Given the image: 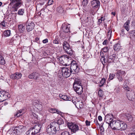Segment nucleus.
Wrapping results in <instances>:
<instances>
[{
	"label": "nucleus",
	"instance_id": "36",
	"mask_svg": "<svg viewBox=\"0 0 135 135\" xmlns=\"http://www.w3.org/2000/svg\"><path fill=\"white\" fill-rule=\"evenodd\" d=\"M57 11L59 13H62L64 11V8L61 6H59L56 8Z\"/></svg>",
	"mask_w": 135,
	"mask_h": 135
},
{
	"label": "nucleus",
	"instance_id": "21",
	"mask_svg": "<svg viewBox=\"0 0 135 135\" xmlns=\"http://www.w3.org/2000/svg\"><path fill=\"white\" fill-rule=\"evenodd\" d=\"M26 134L27 135H35L36 133L33 128H31L26 132Z\"/></svg>",
	"mask_w": 135,
	"mask_h": 135
},
{
	"label": "nucleus",
	"instance_id": "27",
	"mask_svg": "<svg viewBox=\"0 0 135 135\" xmlns=\"http://www.w3.org/2000/svg\"><path fill=\"white\" fill-rule=\"evenodd\" d=\"M106 80L104 78H102L99 83V86H103L106 83Z\"/></svg>",
	"mask_w": 135,
	"mask_h": 135
},
{
	"label": "nucleus",
	"instance_id": "17",
	"mask_svg": "<svg viewBox=\"0 0 135 135\" xmlns=\"http://www.w3.org/2000/svg\"><path fill=\"white\" fill-rule=\"evenodd\" d=\"M22 74L21 73H16L14 74H12L10 76V78L12 79H18L21 78Z\"/></svg>",
	"mask_w": 135,
	"mask_h": 135
},
{
	"label": "nucleus",
	"instance_id": "40",
	"mask_svg": "<svg viewBox=\"0 0 135 135\" xmlns=\"http://www.w3.org/2000/svg\"><path fill=\"white\" fill-rule=\"evenodd\" d=\"M64 120L62 119H60L58 121L57 123L59 126L60 125H61L64 124Z\"/></svg>",
	"mask_w": 135,
	"mask_h": 135
},
{
	"label": "nucleus",
	"instance_id": "62",
	"mask_svg": "<svg viewBox=\"0 0 135 135\" xmlns=\"http://www.w3.org/2000/svg\"><path fill=\"white\" fill-rule=\"evenodd\" d=\"M112 30H109L108 31V35H111V33H112Z\"/></svg>",
	"mask_w": 135,
	"mask_h": 135
},
{
	"label": "nucleus",
	"instance_id": "18",
	"mask_svg": "<svg viewBox=\"0 0 135 135\" xmlns=\"http://www.w3.org/2000/svg\"><path fill=\"white\" fill-rule=\"evenodd\" d=\"M11 35V31L10 30H6L3 31L2 34V37L6 38L10 36Z\"/></svg>",
	"mask_w": 135,
	"mask_h": 135
},
{
	"label": "nucleus",
	"instance_id": "16",
	"mask_svg": "<svg viewBox=\"0 0 135 135\" xmlns=\"http://www.w3.org/2000/svg\"><path fill=\"white\" fill-rule=\"evenodd\" d=\"M91 4L94 9L98 8L100 5V2L98 0H94L91 1Z\"/></svg>",
	"mask_w": 135,
	"mask_h": 135
},
{
	"label": "nucleus",
	"instance_id": "11",
	"mask_svg": "<svg viewBox=\"0 0 135 135\" xmlns=\"http://www.w3.org/2000/svg\"><path fill=\"white\" fill-rule=\"evenodd\" d=\"M1 95L0 96V102H2L3 101L9 98L10 95L7 92L4 91H1Z\"/></svg>",
	"mask_w": 135,
	"mask_h": 135
},
{
	"label": "nucleus",
	"instance_id": "63",
	"mask_svg": "<svg viewBox=\"0 0 135 135\" xmlns=\"http://www.w3.org/2000/svg\"><path fill=\"white\" fill-rule=\"evenodd\" d=\"M100 19L101 20V21H103L105 20V18L103 17H101Z\"/></svg>",
	"mask_w": 135,
	"mask_h": 135
},
{
	"label": "nucleus",
	"instance_id": "14",
	"mask_svg": "<svg viewBox=\"0 0 135 135\" xmlns=\"http://www.w3.org/2000/svg\"><path fill=\"white\" fill-rule=\"evenodd\" d=\"M126 94L128 99L130 100H132L135 97L134 93L132 91H127Z\"/></svg>",
	"mask_w": 135,
	"mask_h": 135
},
{
	"label": "nucleus",
	"instance_id": "23",
	"mask_svg": "<svg viewBox=\"0 0 135 135\" xmlns=\"http://www.w3.org/2000/svg\"><path fill=\"white\" fill-rule=\"evenodd\" d=\"M75 105L77 107H79V108H81L83 107V104L82 101H79V100H78V101L76 102V103H75Z\"/></svg>",
	"mask_w": 135,
	"mask_h": 135
},
{
	"label": "nucleus",
	"instance_id": "56",
	"mask_svg": "<svg viewBox=\"0 0 135 135\" xmlns=\"http://www.w3.org/2000/svg\"><path fill=\"white\" fill-rule=\"evenodd\" d=\"M85 123L87 126H89L90 125V122L88 120H86L85 121Z\"/></svg>",
	"mask_w": 135,
	"mask_h": 135
},
{
	"label": "nucleus",
	"instance_id": "5",
	"mask_svg": "<svg viewBox=\"0 0 135 135\" xmlns=\"http://www.w3.org/2000/svg\"><path fill=\"white\" fill-rule=\"evenodd\" d=\"M21 0H10L11 3H16L12 7L13 11L14 12L17 11L18 8L23 3V2Z\"/></svg>",
	"mask_w": 135,
	"mask_h": 135
},
{
	"label": "nucleus",
	"instance_id": "28",
	"mask_svg": "<svg viewBox=\"0 0 135 135\" xmlns=\"http://www.w3.org/2000/svg\"><path fill=\"white\" fill-rule=\"evenodd\" d=\"M63 48L64 50H66L67 49L70 47V45L68 42L66 41H64L63 44Z\"/></svg>",
	"mask_w": 135,
	"mask_h": 135
},
{
	"label": "nucleus",
	"instance_id": "61",
	"mask_svg": "<svg viewBox=\"0 0 135 135\" xmlns=\"http://www.w3.org/2000/svg\"><path fill=\"white\" fill-rule=\"evenodd\" d=\"M102 21H101L100 19H99L98 20V24L99 25L102 23Z\"/></svg>",
	"mask_w": 135,
	"mask_h": 135
},
{
	"label": "nucleus",
	"instance_id": "59",
	"mask_svg": "<svg viewBox=\"0 0 135 135\" xmlns=\"http://www.w3.org/2000/svg\"><path fill=\"white\" fill-rule=\"evenodd\" d=\"M108 42V40H105L104 41L103 43V45H106Z\"/></svg>",
	"mask_w": 135,
	"mask_h": 135
},
{
	"label": "nucleus",
	"instance_id": "12",
	"mask_svg": "<svg viewBox=\"0 0 135 135\" xmlns=\"http://www.w3.org/2000/svg\"><path fill=\"white\" fill-rule=\"evenodd\" d=\"M68 126L69 129H71V132L74 133L79 130L78 126L73 123H68Z\"/></svg>",
	"mask_w": 135,
	"mask_h": 135
},
{
	"label": "nucleus",
	"instance_id": "33",
	"mask_svg": "<svg viewBox=\"0 0 135 135\" xmlns=\"http://www.w3.org/2000/svg\"><path fill=\"white\" fill-rule=\"evenodd\" d=\"M6 62L3 57L0 55V64L3 65L5 64Z\"/></svg>",
	"mask_w": 135,
	"mask_h": 135
},
{
	"label": "nucleus",
	"instance_id": "4",
	"mask_svg": "<svg viewBox=\"0 0 135 135\" xmlns=\"http://www.w3.org/2000/svg\"><path fill=\"white\" fill-rule=\"evenodd\" d=\"M113 117L112 114H108L105 117V121L103 123V125H107V127H109L110 126V124L113 121Z\"/></svg>",
	"mask_w": 135,
	"mask_h": 135
},
{
	"label": "nucleus",
	"instance_id": "34",
	"mask_svg": "<svg viewBox=\"0 0 135 135\" xmlns=\"http://www.w3.org/2000/svg\"><path fill=\"white\" fill-rule=\"evenodd\" d=\"M120 45L118 44H117L114 45V49L115 51H118L119 50L120 48Z\"/></svg>",
	"mask_w": 135,
	"mask_h": 135
},
{
	"label": "nucleus",
	"instance_id": "30",
	"mask_svg": "<svg viewBox=\"0 0 135 135\" xmlns=\"http://www.w3.org/2000/svg\"><path fill=\"white\" fill-rule=\"evenodd\" d=\"M35 107L38 109V110L41 111L42 110V106L41 104H38L37 103L35 102Z\"/></svg>",
	"mask_w": 135,
	"mask_h": 135
},
{
	"label": "nucleus",
	"instance_id": "26",
	"mask_svg": "<svg viewBox=\"0 0 135 135\" xmlns=\"http://www.w3.org/2000/svg\"><path fill=\"white\" fill-rule=\"evenodd\" d=\"M100 56L101 57L100 60L101 62L103 64V62H104L105 64V60L104 55L103 53V52H100Z\"/></svg>",
	"mask_w": 135,
	"mask_h": 135
},
{
	"label": "nucleus",
	"instance_id": "15",
	"mask_svg": "<svg viewBox=\"0 0 135 135\" xmlns=\"http://www.w3.org/2000/svg\"><path fill=\"white\" fill-rule=\"evenodd\" d=\"M40 76L39 73L36 72H34L29 75L28 78L31 79H33L35 80H37Z\"/></svg>",
	"mask_w": 135,
	"mask_h": 135
},
{
	"label": "nucleus",
	"instance_id": "13",
	"mask_svg": "<svg viewBox=\"0 0 135 135\" xmlns=\"http://www.w3.org/2000/svg\"><path fill=\"white\" fill-rule=\"evenodd\" d=\"M35 25L32 21L28 20L26 24V29L28 32L31 31L34 27Z\"/></svg>",
	"mask_w": 135,
	"mask_h": 135
},
{
	"label": "nucleus",
	"instance_id": "38",
	"mask_svg": "<svg viewBox=\"0 0 135 135\" xmlns=\"http://www.w3.org/2000/svg\"><path fill=\"white\" fill-rule=\"evenodd\" d=\"M24 9H20L18 11L17 13L18 14V15H22L24 13Z\"/></svg>",
	"mask_w": 135,
	"mask_h": 135
},
{
	"label": "nucleus",
	"instance_id": "24",
	"mask_svg": "<svg viewBox=\"0 0 135 135\" xmlns=\"http://www.w3.org/2000/svg\"><path fill=\"white\" fill-rule=\"evenodd\" d=\"M62 29L63 31L65 32H68L69 31V28L67 25H62Z\"/></svg>",
	"mask_w": 135,
	"mask_h": 135
},
{
	"label": "nucleus",
	"instance_id": "10",
	"mask_svg": "<svg viewBox=\"0 0 135 135\" xmlns=\"http://www.w3.org/2000/svg\"><path fill=\"white\" fill-rule=\"evenodd\" d=\"M62 75L66 78L69 77L72 72L71 70L68 69L67 68H62Z\"/></svg>",
	"mask_w": 135,
	"mask_h": 135
},
{
	"label": "nucleus",
	"instance_id": "55",
	"mask_svg": "<svg viewBox=\"0 0 135 135\" xmlns=\"http://www.w3.org/2000/svg\"><path fill=\"white\" fill-rule=\"evenodd\" d=\"M110 0H102V1L103 3L106 4L109 2Z\"/></svg>",
	"mask_w": 135,
	"mask_h": 135
},
{
	"label": "nucleus",
	"instance_id": "52",
	"mask_svg": "<svg viewBox=\"0 0 135 135\" xmlns=\"http://www.w3.org/2000/svg\"><path fill=\"white\" fill-rule=\"evenodd\" d=\"M53 43L56 44H59V40L58 39H55L53 41Z\"/></svg>",
	"mask_w": 135,
	"mask_h": 135
},
{
	"label": "nucleus",
	"instance_id": "51",
	"mask_svg": "<svg viewBox=\"0 0 135 135\" xmlns=\"http://www.w3.org/2000/svg\"><path fill=\"white\" fill-rule=\"evenodd\" d=\"M131 34H132V36H133L135 38V30H132L130 32Z\"/></svg>",
	"mask_w": 135,
	"mask_h": 135
},
{
	"label": "nucleus",
	"instance_id": "39",
	"mask_svg": "<svg viewBox=\"0 0 135 135\" xmlns=\"http://www.w3.org/2000/svg\"><path fill=\"white\" fill-rule=\"evenodd\" d=\"M79 99H77V98L76 97H73L71 99V100L73 103L75 105V103H76L77 101H78Z\"/></svg>",
	"mask_w": 135,
	"mask_h": 135
},
{
	"label": "nucleus",
	"instance_id": "22",
	"mask_svg": "<svg viewBox=\"0 0 135 135\" xmlns=\"http://www.w3.org/2000/svg\"><path fill=\"white\" fill-rule=\"evenodd\" d=\"M41 125L39 124H37L35 125L33 127V129L35 131V132L37 133L40 131L41 129Z\"/></svg>",
	"mask_w": 135,
	"mask_h": 135
},
{
	"label": "nucleus",
	"instance_id": "47",
	"mask_svg": "<svg viewBox=\"0 0 135 135\" xmlns=\"http://www.w3.org/2000/svg\"><path fill=\"white\" fill-rule=\"evenodd\" d=\"M82 4L83 6H86L88 3L87 0H83L82 2Z\"/></svg>",
	"mask_w": 135,
	"mask_h": 135
},
{
	"label": "nucleus",
	"instance_id": "20",
	"mask_svg": "<svg viewBox=\"0 0 135 135\" xmlns=\"http://www.w3.org/2000/svg\"><path fill=\"white\" fill-rule=\"evenodd\" d=\"M120 126L119 127V128L118 130H121V131L125 130L127 127V124L122 120L121 121Z\"/></svg>",
	"mask_w": 135,
	"mask_h": 135
},
{
	"label": "nucleus",
	"instance_id": "60",
	"mask_svg": "<svg viewBox=\"0 0 135 135\" xmlns=\"http://www.w3.org/2000/svg\"><path fill=\"white\" fill-rule=\"evenodd\" d=\"M98 118L99 121H101L102 120V118L101 116H99L98 117Z\"/></svg>",
	"mask_w": 135,
	"mask_h": 135
},
{
	"label": "nucleus",
	"instance_id": "45",
	"mask_svg": "<svg viewBox=\"0 0 135 135\" xmlns=\"http://www.w3.org/2000/svg\"><path fill=\"white\" fill-rule=\"evenodd\" d=\"M7 25V22L5 21H3L0 23V25L2 26L3 27H5Z\"/></svg>",
	"mask_w": 135,
	"mask_h": 135
},
{
	"label": "nucleus",
	"instance_id": "54",
	"mask_svg": "<svg viewBox=\"0 0 135 135\" xmlns=\"http://www.w3.org/2000/svg\"><path fill=\"white\" fill-rule=\"evenodd\" d=\"M53 2V0H49L47 3V4L48 5H51Z\"/></svg>",
	"mask_w": 135,
	"mask_h": 135
},
{
	"label": "nucleus",
	"instance_id": "43",
	"mask_svg": "<svg viewBox=\"0 0 135 135\" xmlns=\"http://www.w3.org/2000/svg\"><path fill=\"white\" fill-rule=\"evenodd\" d=\"M62 99L64 100L71 101V98L70 97L69 98L67 95H64Z\"/></svg>",
	"mask_w": 135,
	"mask_h": 135
},
{
	"label": "nucleus",
	"instance_id": "37",
	"mask_svg": "<svg viewBox=\"0 0 135 135\" xmlns=\"http://www.w3.org/2000/svg\"><path fill=\"white\" fill-rule=\"evenodd\" d=\"M58 109L55 108H50L49 109V111L52 113H56Z\"/></svg>",
	"mask_w": 135,
	"mask_h": 135
},
{
	"label": "nucleus",
	"instance_id": "50",
	"mask_svg": "<svg viewBox=\"0 0 135 135\" xmlns=\"http://www.w3.org/2000/svg\"><path fill=\"white\" fill-rule=\"evenodd\" d=\"M31 116L33 118H36L37 119L38 118V116L36 114L34 113L32 114Z\"/></svg>",
	"mask_w": 135,
	"mask_h": 135
},
{
	"label": "nucleus",
	"instance_id": "32",
	"mask_svg": "<svg viewBox=\"0 0 135 135\" xmlns=\"http://www.w3.org/2000/svg\"><path fill=\"white\" fill-rule=\"evenodd\" d=\"M18 28L19 31L21 32H22L25 29L24 26L21 24L18 26Z\"/></svg>",
	"mask_w": 135,
	"mask_h": 135
},
{
	"label": "nucleus",
	"instance_id": "46",
	"mask_svg": "<svg viewBox=\"0 0 135 135\" xmlns=\"http://www.w3.org/2000/svg\"><path fill=\"white\" fill-rule=\"evenodd\" d=\"M115 76L114 74H110L109 75V78L108 79L109 80L113 79L114 77Z\"/></svg>",
	"mask_w": 135,
	"mask_h": 135
},
{
	"label": "nucleus",
	"instance_id": "35",
	"mask_svg": "<svg viewBox=\"0 0 135 135\" xmlns=\"http://www.w3.org/2000/svg\"><path fill=\"white\" fill-rule=\"evenodd\" d=\"M123 88L124 90L127 91H130V88L128 86V84L126 83V84L125 83H124Z\"/></svg>",
	"mask_w": 135,
	"mask_h": 135
},
{
	"label": "nucleus",
	"instance_id": "25",
	"mask_svg": "<svg viewBox=\"0 0 135 135\" xmlns=\"http://www.w3.org/2000/svg\"><path fill=\"white\" fill-rule=\"evenodd\" d=\"M24 113V110L23 109H20L17 111L16 114L15 115V116H16L17 117H19Z\"/></svg>",
	"mask_w": 135,
	"mask_h": 135
},
{
	"label": "nucleus",
	"instance_id": "2",
	"mask_svg": "<svg viewBox=\"0 0 135 135\" xmlns=\"http://www.w3.org/2000/svg\"><path fill=\"white\" fill-rule=\"evenodd\" d=\"M81 82L79 80H76L74 84L73 87L75 90L79 94H81L83 92Z\"/></svg>",
	"mask_w": 135,
	"mask_h": 135
},
{
	"label": "nucleus",
	"instance_id": "58",
	"mask_svg": "<svg viewBox=\"0 0 135 135\" xmlns=\"http://www.w3.org/2000/svg\"><path fill=\"white\" fill-rule=\"evenodd\" d=\"M57 114H59L61 115H62L63 114V113L62 112H61V111H60L59 110H58L57 111Z\"/></svg>",
	"mask_w": 135,
	"mask_h": 135
},
{
	"label": "nucleus",
	"instance_id": "31",
	"mask_svg": "<svg viewBox=\"0 0 135 135\" xmlns=\"http://www.w3.org/2000/svg\"><path fill=\"white\" fill-rule=\"evenodd\" d=\"M65 50L67 54H68L70 56H71L73 54V51L70 47Z\"/></svg>",
	"mask_w": 135,
	"mask_h": 135
},
{
	"label": "nucleus",
	"instance_id": "7",
	"mask_svg": "<svg viewBox=\"0 0 135 135\" xmlns=\"http://www.w3.org/2000/svg\"><path fill=\"white\" fill-rule=\"evenodd\" d=\"M115 75L117 79L119 81H122L123 80V77L125 76L126 73L125 71L120 70H116Z\"/></svg>",
	"mask_w": 135,
	"mask_h": 135
},
{
	"label": "nucleus",
	"instance_id": "6",
	"mask_svg": "<svg viewBox=\"0 0 135 135\" xmlns=\"http://www.w3.org/2000/svg\"><path fill=\"white\" fill-rule=\"evenodd\" d=\"M121 121V120H113L110 124V126L113 129L118 130V129L120 126V124Z\"/></svg>",
	"mask_w": 135,
	"mask_h": 135
},
{
	"label": "nucleus",
	"instance_id": "19",
	"mask_svg": "<svg viewBox=\"0 0 135 135\" xmlns=\"http://www.w3.org/2000/svg\"><path fill=\"white\" fill-rule=\"evenodd\" d=\"M116 56L115 54H113L112 55L109 56L107 61L108 63L113 62Z\"/></svg>",
	"mask_w": 135,
	"mask_h": 135
},
{
	"label": "nucleus",
	"instance_id": "44",
	"mask_svg": "<svg viewBox=\"0 0 135 135\" xmlns=\"http://www.w3.org/2000/svg\"><path fill=\"white\" fill-rule=\"evenodd\" d=\"M127 119L128 121H131L133 119V117L132 115L130 114H128L127 116Z\"/></svg>",
	"mask_w": 135,
	"mask_h": 135
},
{
	"label": "nucleus",
	"instance_id": "64",
	"mask_svg": "<svg viewBox=\"0 0 135 135\" xmlns=\"http://www.w3.org/2000/svg\"><path fill=\"white\" fill-rule=\"evenodd\" d=\"M63 95H62L61 94H59V96L61 99H62V97H63Z\"/></svg>",
	"mask_w": 135,
	"mask_h": 135
},
{
	"label": "nucleus",
	"instance_id": "42",
	"mask_svg": "<svg viewBox=\"0 0 135 135\" xmlns=\"http://www.w3.org/2000/svg\"><path fill=\"white\" fill-rule=\"evenodd\" d=\"M103 91L101 89H99L98 91V95L99 97H102L103 96Z\"/></svg>",
	"mask_w": 135,
	"mask_h": 135
},
{
	"label": "nucleus",
	"instance_id": "9",
	"mask_svg": "<svg viewBox=\"0 0 135 135\" xmlns=\"http://www.w3.org/2000/svg\"><path fill=\"white\" fill-rule=\"evenodd\" d=\"M9 130L11 131L13 130V133H16V134L18 133H22L24 132L26 130V127L22 125H20L18 127L15 128V129H10Z\"/></svg>",
	"mask_w": 135,
	"mask_h": 135
},
{
	"label": "nucleus",
	"instance_id": "29",
	"mask_svg": "<svg viewBox=\"0 0 135 135\" xmlns=\"http://www.w3.org/2000/svg\"><path fill=\"white\" fill-rule=\"evenodd\" d=\"M129 20H127V21L124 24L123 27L127 31L129 30Z\"/></svg>",
	"mask_w": 135,
	"mask_h": 135
},
{
	"label": "nucleus",
	"instance_id": "8",
	"mask_svg": "<svg viewBox=\"0 0 135 135\" xmlns=\"http://www.w3.org/2000/svg\"><path fill=\"white\" fill-rule=\"evenodd\" d=\"M60 62L63 65H67L69 61V56L67 55H63L59 58Z\"/></svg>",
	"mask_w": 135,
	"mask_h": 135
},
{
	"label": "nucleus",
	"instance_id": "53",
	"mask_svg": "<svg viewBox=\"0 0 135 135\" xmlns=\"http://www.w3.org/2000/svg\"><path fill=\"white\" fill-rule=\"evenodd\" d=\"M104 126V127L105 126H106L107 125H103V124L102 125V126H101L100 128V131L102 132V133L104 132V129L103 127V126Z\"/></svg>",
	"mask_w": 135,
	"mask_h": 135
},
{
	"label": "nucleus",
	"instance_id": "49",
	"mask_svg": "<svg viewBox=\"0 0 135 135\" xmlns=\"http://www.w3.org/2000/svg\"><path fill=\"white\" fill-rule=\"evenodd\" d=\"M109 49L108 47H105L103 49V51L105 52H107L108 50Z\"/></svg>",
	"mask_w": 135,
	"mask_h": 135
},
{
	"label": "nucleus",
	"instance_id": "3",
	"mask_svg": "<svg viewBox=\"0 0 135 135\" xmlns=\"http://www.w3.org/2000/svg\"><path fill=\"white\" fill-rule=\"evenodd\" d=\"M70 69L73 73H77L79 70L80 68L79 65L75 61H71Z\"/></svg>",
	"mask_w": 135,
	"mask_h": 135
},
{
	"label": "nucleus",
	"instance_id": "41",
	"mask_svg": "<svg viewBox=\"0 0 135 135\" xmlns=\"http://www.w3.org/2000/svg\"><path fill=\"white\" fill-rule=\"evenodd\" d=\"M59 135H69V134L68 131L60 132Z\"/></svg>",
	"mask_w": 135,
	"mask_h": 135
},
{
	"label": "nucleus",
	"instance_id": "1",
	"mask_svg": "<svg viewBox=\"0 0 135 135\" xmlns=\"http://www.w3.org/2000/svg\"><path fill=\"white\" fill-rule=\"evenodd\" d=\"M59 128V126L56 122H51L48 125L46 129L47 132L50 134H55L57 130Z\"/></svg>",
	"mask_w": 135,
	"mask_h": 135
},
{
	"label": "nucleus",
	"instance_id": "48",
	"mask_svg": "<svg viewBox=\"0 0 135 135\" xmlns=\"http://www.w3.org/2000/svg\"><path fill=\"white\" fill-rule=\"evenodd\" d=\"M90 19V17H85V18H84V20L85 22L87 23L89 22Z\"/></svg>",
	"mask_w": 135,
	"mask_h": 135
},
{
	"label": "nucleus",
	"instance_id": "57",
	"mask_svg": "<svg viewBox=\"0 0 135 135\" xmlns=\"http://www.w3.org/2000/svg\"><path fill=\"white\" fill-rule=\"evenodd\" d=\"M42 42L44 44H46L48 42V40L47 38H46L42 41Z\"/></svg>",
	"mask_w": 135,
	"mask_h": 135
}]
</instances>
